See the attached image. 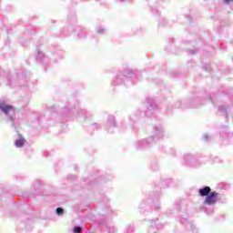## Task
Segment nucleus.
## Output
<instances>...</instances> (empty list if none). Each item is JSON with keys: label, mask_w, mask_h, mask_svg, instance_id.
I'll return each mask as SVG.
<instances>
[{"label": "nucleus", "mask_w": 233, "mask_h": 233, "mask_svg": "<svg viewBox=\"0 0 233 233\" xmlns=\"http://www.w3.org/2000/svg\"><path fill=\"white\" fill-rule=\"evenodd\" d=\"M218 201V192H211L205 199L206 205H214Z\"/></svg>", "instance_id": "obj_1"}, {"label": "nucleus", "mask_w": 233, "mask_h": 233, "mask_svg": "<svg viewBox=\"0 0 233 233\" xmlns=\"http://www.w3.org/2000/svg\"><path fill=\"white\" fill-rule=\"evenodd\" d=\"M0 110L4 112V114H5L6 116H8V114H10V112H12L14 114V112H15V109L14 108V106H10V105H6L5 103H1L0 104Z\"/></svg>", "instance_id": "obj_2"}, {"label": "nucleus", "mask_w": 233, "mask_h": 233, "mask_svg": "<svg viewBox=\"0 0 233 233\" xmlns=\"http://www.w3.org/2000/svg\"><path fill=\"white\" fill-rule=\"evenodd\" d=\"M210 187H205L199 189V194L204 198L205 196H208V194H210Z\"/></svg>", "instance_id": "obj_3"}, {"label": "nucleus", "mask_w": 233, "mask_h": 233, "mask_svg": "<svg viewBox=\"0 0 233 233\" xmlns=\"http://www.w3.org/2000/svg\"><path fill=\"white\" fill-rule=\"evenodd\" d=\"M23 145H25V139L21 138L15 141V147H17V148H21Z\"/></svg>", "instance_id": "obj_4"}, {"label": "nucleus", "mask_w": 233, "mask_h": 233, "mask_svg": "<svg viewBox=\"0 0 233 233\" xmlns=\"http://www.w3.org/2000/svg\"><path fill=\"white\" fill-rule=\"evenodd\" d=\"M63 208H56V214L58 215V216H61V215H63Z\"/></svg>", "instance_id": "obj_5"}, {"label": "nucleus", "mask_w": 233, "mask_h": 233, "mask_svg": "<svg viewBox=\"0 0 233 233\" xmlns=\"http://www.w3.org/2000/svg\"><path fill=\"white\" fill-rule=\"evenodd\" d=\"M81 230H82L81 227H76V228H74V232H75V233H81Z\"/></svg>", "instance_id": "obj_6"}, {"label": "nucleus", "mask_w": 233, "mask_h": 233, "mask_svg": "<svg viewBox=\"0 0 233 233\" xmlns=\"http://www.w3.org/2000/svg\"><path fill=\"white\" fill-rule=\"evenodd\" d=\"M97 32H98V34H103V32H105V29L99 28V29L97 30Z\"/></svg>", "instance_id": "obj_7"}, {"label": "nucleus", "mask_w": 233, "mask_h": 233, "mask_svg": "<svg viewBox=\"0 0 233 233\" xmlns=\"http://www.w3.org/2000/svg\"><path fill=\"white\" fill-rule=\"evenodd\" d=\"M204 139H205V141H208V139H209L208 136V135H205V136H204Z\"/></svg>", "instance_id": "obj_8"}, {"label": "nucleus", "mask_w": 233, "mask_h": 233, "mask_svg": "<svg viewBox=\"0 0 233 233\" xmlns=\"http://www.w3.org/2000/svg\"><path fill=\"white\" fill-rule=\"evenodd\" d=\"M225 1V3H229L230 2V0H224Z\"/></svg>", "instance_id": "obj_9"}, {"label": "nucleus", "mask_w": 233, "mask_h": 233, "mask_svg": "<svg viewBox=\"0 0 233 233\" xmlns=\"http://www.w3.org/2000/svg\"><path fill=\"white\" fill-rule=\"evenodd\" d=\"M11 121H14V118L10 117Z\"/></svg>", "instance_id": "obj_10"}, {"label": "nucleus", "mask_w": 233, "mask_h": 233, "mask_svg": "<svg viewBox=\"0 0 233 233\" xmlns=\"http://www.w3.org/2000/svg\"><path fill=\"white\" fill-rule=\"evenodd\" d=\"M120 1H125V0H120Z\"/></svg>", "instance_id": "obj_11"}]
</instances>
